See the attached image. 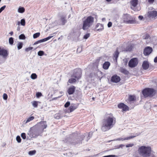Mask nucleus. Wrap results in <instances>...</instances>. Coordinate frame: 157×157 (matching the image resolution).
I'll return each mask as SVG.
<instances>
[{
    "label": "nucleus",
    "mask_w": 157,
    "mask_h": 157,
    "mask_svg": "<svg viewBox=\"0 0 157 157\" xmlns=\"http://www.w3.org/2000/svg\"><path fill=\"white\" fill-rule=\"evenodd\" d=\"M116 122V118L112 114H106L105 118L102 120L101 129L103 132L109 130L112 128Z\"/></svg>",
    "instance_id": "nucleus-1"
},
{
    "label": "nucleus",
    "mask_w": 157,
    "mask_h": 157,
    "mask_svg": "<svg viewBox=\"0 0 157 157\" xmlns=\"http://www.w3.org/2000/svg\"><path fill=\"white\" fill-rule=\"evenodd\" d=\"M85 137L84 135L80 136L76 133H74L71 135L69 137L63 140L65 143L69 142L73 144H76L80 143Z\"/></svg>",
    "instance_id": "nucleus-2"
},
{
    "label": "nucleus",
    "mask_w": 157,
    "mask_h": 157,
    "mask_svg": "<svg viewBox=\"0 0 157 157\" xmlns=\"http://www.w3.org/2000/svg\"><path fill=\"white\" fill-rule=\"evenodd\" d=\"M94 18L91 16L84 17L82 19V29L83 30L88 29L93 25Z\"/></svg>",
    "instance_id": "nucleus-3"
},
{
    "label": "nucleus",
    "mask_w": 157,
    "mask_h": 157,
    "mask_svg": "<svg viewBox=\"0 0 157 157\" xmlns=\"http://www.w3.org/2000/svg\"><path fill=\"white\" fill-rule=\"evenodd\" d=\"M139 154L144 157H149L151 155V149L150 146H141L138 149Z\"/></svg>",
    "instance_id": "nucleus-4"
},
{
    "label": "nucleus",
    "mask_w": 157,
    "mask_h": 157,
    "mask_svg": "<svg viewBox=\"0 0 157 157\" xmlns=\"http://www.w3.org/2000/svg\"><path fill=\"white\" fill-rule=\"evenodd\" d=\"M42 133L41 131L37 127V126L35 125L33 127L30 128V130L28 132V135L31 138H36Z\"/></svg>",
    "instance_id": "nucleus-5"
},
{
    "label": "nucleus",
    "mask_w": 157,
    "mask_h": 157,
    "mask_svg": "<svg viewBox=\"0 0 157 157\" xmlns=\"http://www.w3.org/2000/svg\"><path fill=\"white\" fill-rule=\"evenodd\" d=\"M122 20L124 23L127 24H133L136 23L135 18H132L131 16L127 13L123 14Z\"/></svg>",
    "instance_id": "nucleus-6"
},
{
    "label": "nucleus",
    "mask_w": 157,
    "mask_h": 157,
    "mask_svg": "<svg viewBox=\"0 0 157 157\" xmlns=\"http://www.w3.org/2000/svg\"><path fill=\"white\" fill-rule=\"evenodd\" d=\"M142 93L145 97H151L155 94L156 91L153 88H146L142 90Z\"/></svg>",
    "instance_id": "nucleus-7"
},
{
    "label": "nucleus",
    "mask_w": 157,
    "mask_h": 157,
    "mask_svg": "<svg viewBox=\"0 0 157 157\" xmlns=\"http://www.w3.org/2000/svg\"><path fill=\"white\" fill-rule=\"evenodd\" d=\"M82 74V71L80 68H77L74 70V73L72 77L75 78L77 79L80 78Z\"/></svg>",
    "instance_id": "nucleus-8"
},
{
    "label": "nucleus",
    "mask_w": 157,
    "mask_h": 157,
    "mask_svg": "<svg viewBox=\"0 0 157 157\" xmlns=\"http://www.w3.org/2000/svg\"><path fill=\"white\" fill-rule=\"evenodd\" d=\"M138 59L136 58H132L128 62V66L129 67L133 68L136 66L138 63Z\"/></svg>",
    "instance_id": "nucleus-9"
},
{
    "label": "nucleus",
    "mask_w": 157,
    "mask_h": 157,
    "mask_svg": "<svg viewBox=\"0 0 157 157\" xmlns=\"http://www.w3.org/2000/svg\"><path fill=\"white\" fill-rule=\"evenodd\" d=\"M36 125L37 126V127L42 133L43 132L44 129L46 128L47 126L46 122L45 121H41Z\"/></svg>",
    "instance_id": "nucleus-10"
},
{
    "label": "nucleus",
    "mask_w": 157,
    "mask_h": 157,
    "mask_svg": "<svg viewBox=\"0 0 157 157\" xmlns=\"http://www.w3.org/2000/svg\"><path fill=\"white\" fill-rule=\"evenodd\" d=\"M130 8L134 11H137L139 10L136 8V6L138 4V0H132L130 2Z\"/></svg>",
    "instance_id": "nucleus-11"
},
{
    "label": "nucleus",
    "mask_w": 157,
    "mask_h": 157,
    "mask_svg": "<svg viewBox=\"0 0 157 157\" xmlns=\"http://www.w3.org/2000/svg\"><path fill=\"white\" fill-rule=\"evenodd\" d=\"M118 107L119 108L122 109L123 112L129 110V107L124 103H119L118 105Z\"/></svg>",
    "instance_id": "nucleus-12"
},
{
    "label": "nucleus",
    "mask_w": 157,
    "mask_h": 157,
    "mask_svg": "<svg viewBox=\"0 0 157 157\" xmlns=\"http://www.w3.org/2000/svg\"><path fill=\"white\" fill-rule=\"evenodd\" d=\"M9 55V52L4 48L0 49V56H2L4 58H6Z\"/></svg>",
    "instance_id": "nucleus-13"
},
{
    "label": "nucleus",
    "mask_w": 157,
    "mask_h": 157,
    "mask_svg": "<svg viewBox=\"0 0 157 157\" xmlns=\"http://www.w3.org/2000/svg\"><path fill=\"white\" fill-rule=\"evenodd\" d=\"M153 51L152 48L150 47H147L144 49V54L145 56H148L150 55Z\"/></svg>",
    "instance_id": "nucleus-14"
},
{
    "label": "nucleus",
    "mask_w": 157,
    "mask_h": 157,
    "mask_svg": "<svg viewBox=\"0 0 157 157\" xmlns=\"http://www.w3.org/2000/svg\"><path fill=\"white\" fill-rule=\"evenodd\" d=\"M104 29L103 25L99 23H97L95 25L94 30L96 31L101 32Z\"/></svg>",
    "instance_id": "nucleus-15"
},
{
    "label": "nucleus",
    "mask_w": 157,
    "mask_h": 157,
    "mask_svg": "<svg viewBox=\"0 0 157 157\" xmlns=\"http://www.w3.org/2000/svg\"><path fill=\"white\" fill-rule=\"evenodd\" d=\"M120 80V77L117 75H114L111 77V81L113 82L117 83L119 82Z\"/></svg>",
    "instance_id": "nucleus-16"
},
{
    "label": "nucleus",
    "mask_w": 157,
    "mask_h": 157,
    "mask_svg": "<svg viewBox=\"0 0 157 157\" xmlns=\"http://www.w3.org/2000/svg\"><path fill=\"white\" fill-rule=\"evenodd\" d=\"M134 46V45L133 44L130 43L128 44L124 51L126 52L131 51L133 48Z\"/></svg>",
    "instance_id": "nucleus-17"
},
{
    "label": "nucleus",
    "mask_w": 157,
    "mask_h": 157,
    "mask_svg": "<svg viewBox=\"0 0 157 157\" xmlns=\"http://www.w3.org/2000/svg\"><path fill=\"white\" fill-rule=\"evenodd\" d=\"M139 135V134H136V135L135 136H129L126 138H118L116 140H113V141H115V140H122V141H124V140H127L129 139H131L135 137H136V136H138Z\"/></svg>",
    "instance_id": "nucleus-18"
},
{
    "label": "nucleus",
    "mask_w": 157,
    "mask_h": 157,
    "mask_svg": "<svg viewBox=\"0 0 157 157\" xmlns=\"http://www.w3.org/2000/svg\"><path fill=\"white\" fill-rule=\"evenodd\" d=\"M75 87L73 86H72L68 89L67 92L69 95L73 94L75 92Z\"/></svg>",
    "instance_id": "nucleus-19"
},
{
    "label": "nucleus",
    "mask_w": 157,
    "mask_h": 157,
    "mask_svg": "<svg viewBox=\"0 0 157 157\" xmlns=\"http://www.w3.org/2000/svg\"><path fill=\"white\" fill-rule=\"evenodd\" d=\"M52 36H49L46 38L39 40L38 41H37L35 42L33 44L36 45V44H37L39 43L46 41L49 40L51 38H52Z\"/></svg>",
    "instance_id": "nucleus-20"
},
{
    "label": "nucleus",
    "mask_w": 157,
    "mask_h": 157,
    "mask_svg": "<svg viewBox=\"0 0 157 157\" xmlns=\"http://www.w3.org/2000/svg\"><path fill=\"white\" fill-rule=\"evenodd\" d=\"M136 99H127L126 100L128 104H129L131 105L132 106L133 108L135 106V104L134 102L136 101Z\"/></svg>",
    "instance_id": "nucleus-21"
},
{
    "label": "nucleus",
    "mask_w": 157,
    "mask_h": 157,
    "mask_svg": "<svg viewBox=\"0 0 157 157\" xmlns=\"http://www.w3.org/2000/svg\"><path fill=\"white\" fill-rule=\"evenodd\" d=\"M78 107V105L76 104H71L69 107L70 112L71 113L76 109Z\"/></svg>",
    "instance_id": "nucleus-22"
},
{
    "label": "nucleus",
    "mask_w": 157,
    "mask_h": 157,
    "mask_svg": "<svg viewBox=\"0 0 157 157\" xmlns=\"http://www.w3.org/2000/svg\"><path fill=\"white\" fill-rule=\"evenodd\" d=\"M142 66L144 70H147L149 67V65L148 61H144L142 63Z\"/></svg>",
    "instance_id": "nucleus-23"
},
{
    "label": "nucleus",
    "mask_w": 157,
    "mask_h": 157,
    "mask_svg": "<svg viewBox=\"0 0 157 157\" xmlns=\"http://www.w3.org/2000/svg\"><path fill=\"white\" fill-rule=\"evenodd\" d=\"M110 65V63L108 61H106L103 63L102 66V67L105 70H107L109 68Z\"/></svg>",
    "instance_id": "nucleus-24"
},
{
    "label": "nucleus",
    "mask_w": 157,
    "mask_h": 157,
    "mask_svg": "<svg viewBox=\"0 0 157 157\" xmlns=\"http://www.w3.org/2000/svg\"><path fill=\"white\" fill-rule=\"evenodd\" d=\"M148 15L150 17H155L157 15V12L152 11L148 13Z\"/></svg>",
    "instance_id": "nucleus-25"
},
{
    "label": "nucleus",
    "mask_w": 157,
    "mask_h": 157,
    "mask_svg": "<svg viewBox=\"0 0 157 157\" xmlns=\"http://www.w3.org/2000/svg\"><path fill=\"white\" fill-rule=\"evenodd\" d=\"M119 54V53L118 51V49H117L116 50V51H115V52L113 55L114 59L115 60H117V59L118 57Z\"/></svg>",
    "instance_id": "nucleus-26"
},
{
    "label": "nucleus",
    "mask_w": 157,
    "mask_h": 157,
    "mask_svg": "<svg viewBox=\"0 0 157 157\" xmlns=\"http://www.w3.org/2000/svg\"><path fill=\"white\" fill-rule=\"evenodd\" d=\"M120 71L121 72L126 75H128L129 73L128 71L126 69L122 68H121Z\"/></svg>",
    "instance_id": "nucleus-27"
},
{
    "label": "nucleus",
    "mask_w": 157,
    "mask_h": 157,
    "mask_svg": "<svg viewBox=\"0 0 157 157\" xmlns=\"http://www.w3.org/2000/svg\"><path fill=\"white\" fill-rule=\"evenodd\" d=\"M38 103H40L39 101H34L31 102L33 106L35 108L37 107Z\"/></svg>",
    "instance_id": "nucleus-28"
},
{
    "label": "nucleus",
    "mask_w": 157,
    "mask_h": 157,
    "mask_svg": "<svg viewBox=\"0 0 157 157\" xmlns=\"http://www.w3.org/2000/svg\"><path fill=\"white\" fill-rule=\"evenodd\" d=\"M18 11L19 13H22L25 12V9L23 7H20L18 8Z\"/></svg>",
    "instance_id": "nucleus-29"
},
{
    "label": "nucleus",
    "mask_w": 157,
    "mask_h": 157,
    "mask_svg": "<svg viewBox=\"0 0 157 157\" xmlns=\"http://www.w3.org/2000/svg\"><path fill=\"white\" fill-rule=\"evenodd\" d=\"M76 79L75 78H71L69 79L68 81V82L70 83H72L76 82Z\"/></svg>",
    "instance_id": "nucleus-30"
},
{
    "label": "nucleus",
    "mask_w": 157,
    "mask_h": 157,
    "mask_svg": "<svg viewBox=\"0 0 157 157\" xmlns=\"http://www.w3.org/2000/svg\"><path fill=\"white\" fill-rule=\"evenodd\" d=\"M62 24L63 25H64L67 22V21L65 19L64 17H62L61 19Z\"/></svg>",
    "instance_id": "nucleus-31"
},
{
    "label": "nucleus",
    "mask_w": 157,
    "mask_h": 157,
    "mask_svg": "<svg viewBox=\"0 0 157 157\" xmlns=\"http://www.w3.org/2000/svg\"><path fill=\"white\" fill-rule=\"evenodd\" d=\"M54 117L57 119H59L61 117L60 114L59 113H58L55 114L54 115Z\"/></svg>",
    "instance_id": "nucleus-32"
},
{
    "label": "nucleus",
    "mask_w": 157,
    "mask_h": 157,
    "mask_svg": "<svg viewBox=\"0 0 157 157\" xmlns=\"http://www.w3.org/2000/svg\"><path fill=\"white\" fill-rule=\"evenodd\" d=\"M23 44L22 42H19L17 45V47L18 49H20L22 48Z\"/></svg>",
    "instance_id": "nucleus-33"
},
{
    "label": "nucleus",
    "mask_w": 157,
    "mask_h": 157,
    "mask_svg": "<svg viewBox=\"0 0 157 157\" xmlns=\"http://www.w3.org/2000/svg\"><path fill=\"white\" fill-rule=\"evenodd\" d=\"M37 76L35 73H33L31 76V78L33 79H35L37 78Z\"/></svg>",
    "instance_id": "nucleus-34"
},
{
    "label": "nucleus",
    "mask_w": 157,
    "mask_h": 157,
    "mask_svg": "<svg viewBox=\"0 0 157 157\" xmlns=\"http://www.w3.org/2000/svg\"><path fill=\"white\" fill-rule=\"evenodd\" d=\"M40 35V33H37L34 34L33 35V38L34 39L38 37Z\"/></svg>",
    "instance_id": "nucleus-35"
},
{
    "label": "nucleus",
    "mask_w": 157,
    "mask_h": 157,
    "mask_svg": "<svg viewBox=\"0 0 157 157\" xmlns=\"http://www.w3.org/2000/svg\"><path fill=\"white\" fill-rule=\"evenodd\" d=\"M34 117L33 116H31V117H29V118H28V119L26 120V123H28V122H29L30 121H31L33 120V119H34Z\"/></svg>",
    "instance_id": "nucleus-36"
},
{
    "label": "nucleus",
    "mask_w": 157,
    "mask_h": 157,
    "mask_svg": "<svg viewBox=\"0 0 157 157\" xmlns=\"http://www.w3.org/2000/svg\"><path fill=\"white\" fill-rule=\"evenodd\" d=\"M90 33H87L84 36L83 38L84 39H86L90 37Z\"/></svg>",
    "instance_id": "nucleus-37"
},
{
    "label": "nucleus",
    "mask_w": 157,
    "mask_h": 157,
    "mask_svg": "<svg viewBox=\"0 0 157 157\" xmlns=\"http://www.w3.org/2000/svg\"><path fill=\"white\" fill-rule=\"evenodd\" d=\"M36 151L35 150L30 151L29 152V154L30 155H33L36 153Z\"/></svg>",
    "instance_id": "nucleus-38"
},
{
    "label": "nucleus",
    "mask_w": 157,
    "mask_h": 157,
    "mask_svg": "<svg viewBox=\"0 0 157 157\" xmlns=\"http://www.w3.org/2000/svg\"><path fill=\"white\" fill-rule=\"evenodd\" d=\"M9 43L11 45H12L13 43V37H10L9 39Z\"/></svg>",
    "instance_id": "nucleus-39"
},
{
    "label": "nucleus",
    "mask_w": 157,
    "mask_h": 157,
    "mask_svg": "<svg viewBox=\"0 0 157 157\" xmlns=\"http://www.w3.org/2000/svg\"><path fill=\"white\" fill-rule=\"evenodd\" d=\"M16 139L18 143H20L21 142V139L19 136H17Z\"/></svg>",
    "instance_id": "nucleus-40"
},
{
    "label": "nucleus",
    "mask_w": 157,
    "mask_h": 157,
    "mask_svg": "<svg viewBox=\"0 0 157 157\" xmlns=\"http://www.w3.org/2000/svg\"><path fill=\"white\" fill-rule=\"evenodd\" d=\"M19 38L20 39L24 40L25 38V37L24 34H21L19 36Z\"/></svg>",
    "instance_id": "nucleus-41"
},
{
    "label": "nucleus",
    "mask_w": 157,
    "mask_h": 157,
    "mask_svg": "<svg viewBox=\"0 0 157 157\" xmlns=\"http://www.w3.org/2000/svg\"><path fill=\"white\" fill-rule=\"evenodd\" d=\"M150 36L149 34H146L144 35L143 36V38L144 39H148Z\"/></svg>",
    "instance_id": "nucleus-42"
},
{
    "label": "nucleus",
    "mask_w": 157,
    "mask_h": 157,
    "mask_svg": "<svg viewBox=\"0 0 157 157\" xmlns=\"http://www.w3.org/2000/svg\"><path fill=\"white\" fill-rule=\"evenodd\" d=\"M21 136L24 140H25L26 138V134L25 133H22L21 134Z\"/></svg>",
    "instance_id": "nucleus-43"
},
{
    "label": "nucleus",
    "mask_w": 157,
    "mask_h": 157,
    "mask_svg": "<svg viewBox=\"0 0 157 157\" xmlns=\"http://www.w3.org/2000/svg\"><path fill=\"white\" fill-rule=\"evenodd\" d=\"M33 49V47H29L28 48H26L25 49V50L26 52H28L29 51L32 50Z\"/></svg>",
    "instance_id": "nucleus-44"
},
{
    "label": "nucleus",
    "mask_w": 157,
    "mask_h": 157,
    "mask_svg": "<svg viewBox=\"0 0 157 157\" xmlns=\"http://www.w3.org/2000/svg\"><path fill=\"white\" fill-rule=\"evenodd\" d=\"M92 135V133L90 132L89 133L88 137H87V141H88V140L90 139Z\"/></svg>",
    "instance_id": "nucleus-45"
},
{
    "label": "nucleus",
    "mask_w": 157,
    "mask_h": 157,
    "mask_svg": "<svg viewBox=\"0 0 157 157\" xmlns=\"http://www.w3.org/2000/svg\"><path fill=\"white\" fill-rule=\"evenodd\" d=\"M21 24L22 25L25 26V21L24 19H22L21 21Z\"/></svg>",
    "instance_id": "nucleus-46"
},
{
    "label": "nucleus",
    "mask_w": 157,
    "mask_h": 157,
    "mask_svg": "<svg viewBox=\"0 0 157 157\" xmlns=\"http://www.w3.org/2000/svg\"><path fill=\"white\" fill-rule=\"evenodd\" d=\"M42 95V94L40 92H38L36 93V97H37V98H39V97H40Z\"/></svg>",
    "instance_id": "nucleus-47"
},
{
    "label": "nucleus",
    "mask_w": 157,
    "mask_h": 157,
    "mask_svg": "<svg viewBox=\"0 0 157 157\" xmlns=\"http://www.w3.org/2000/svg\"><path fill=\"white\" fill-rule=\"evenodd\" d=\"M38 54L39 56H42L44 54V52L42 51H40L38 52Z\"/></svg>",
    "instance_id": "nucleus-48"
},
{
    "label": "nucleus",
    "mask_w": 157,
    "mask_h": 157,
    "mask_svg": "<svg viewBox=\"0 0 157 157\" xmlns=\"http://www.w3.org/2000/svg\"><path fill=\"white\" fill-rule=\"evenodd\" d=\"M70 105V103L69 101H67L64 105V107L65 108L68 107Z\"/></svg>",
    "instance_id": "nucleus-49"
},
{
    "label": "nucleus",
    "mask_w": 157,
    "mask_h": 157,
    "mask_svg": "<svg viewBox=\"0 0 157 157\" xmlns=\"http://www.w3.org/2000/svg\"><path fill=\"white\" fill-rule=\"evenodd\" d=\"M6 6H2V7H1L0 8V13L3 10H4V9H5V8H6Z\"/></svg>",
    "instance_id": "nucleus-50"
},
{
    "label": "nucleus",
    "mask_w": 157,
    "mask_h": 157,
    "mask_svg": "<svg viewBox=\"0 0 157 157\" xmlns=\"http://www.w3.org/2000/svg\"><path fill=\"white\" fill-rule=\"evenodd\" d=\"M133 145H134V144H127L126 145V147H132Z\"/></svg>",
    "instance_id": "nucleus-51"
},
{
    "label": "nucleus",
    "mask_w": 157,
    "mask_h": 157,
    "mask_svg": "<svg viewBox=\"0 0 157 157\" xmlns=\"http://www.w3.org/2000/svg\"><path fill=\"white\" fill-rule=\"evenodd\" d=\"M112 23L111 22L109 21L108 24V27H110L112 26Z\"/></svg>",
    "instance_id": "nucleus-52"
},
{
    "label": "nucleus",
    "mask_w": 157,
    "mask_h": 157,
    "mask_svg": "<svg viewBox=\"0 0 157 157\" xmlns=\"http://www.w3.org/2000/svg\"><path fill=\"white\" fill-rule=\"evenodd\" d=\"M3 98H7L8 96L6 94L4 93L3 94Z\"/></svg>",
    "instance_id": "nucleus-53"
},
{
    "label": "nucleus",
    "mask_w": 157,
    "mask_h": 157,
    "mask_svg": "<svg viewBox=\"0 0 157 157\" xmlns=\"http://www.w3.org/2000/svg\"><path fill=\"white\" fill-rule=\"evenodd\" d=\"M135 97H136L135 95H130L129 98H135Z\"/></svg>",
    "instance_id": "nucleus-54"
},
{
    "label": "nucleus",
    "mask_w": 157,
    "mask_h": 157,
    "mask_svg": "<svg viewBox=\"0 0 157 157\" xmlns=\"http://www.w3.org/2000/svg\"><path fill=\"white\" fill-rule=\"evenodd\" d=\"M148 2L150 3H152L154 2V0H147Z\"/></svg>",
    "instance_id": "nucleus-55"
},
{
    "label": "nucleus",
    "mask_w": 157,
    "mask_h": 157,
    "mask_svg": "<svg viewBox=\"0 0 157 157\" xmlns=\"http://www.w3.org/2000/svg\"><path fill=\"white\" fill-rule=\"evenodd\" d=\"M124 145L122 144H121L119 146H117V148H120V147H123L124 146Z\"/></svg>",
    "instance_id": "nucleus-56"
},
{
    "label": "nucleus",
    "mask_w": 157,
    "mask_h": 157,
    "mask_svg": "<svg viewBox=\"0 0 157 157\" xmlns=\"http://www.w3.org/2000/svg\"><path fill=\"white\" fill-rule=\"evenodd\" d=\"M139 19L141 20L143 18V17L142 16H139L138 17Z\"/></svg>",
    "instance_id": "nucleus-57"
},
{
    "label": "nucleus",
    "mask_w": 157,
    "mask_h": 157,
    "mask_svg": "<svg viewBox=\"0 0 157 157\" xmlns=\"http://www.w3.org/2000/svg\"><path fill=\"white\" fill-rule=\"evenodd\" d=\"M154 62L155 63H157V56L154 59Z\"/></svg>",
    "instance_id": "nucleus-58"
},
{
    "label": "nucleus",
    "mask_w": 157,
    "mask_h": 157,
    "mask_svg": "<svg viewBox=\"0 0 157 157\" xmlns=\"http://www.w3.org/2000/svg\"><path fill=\"white\" fill-rule=\"evenodd\" d=\"M13 32L12 31L9 34H10L11 36L13 34Z\"/></svg>",
    "instance_id": "nucleus-59"
},
{
    "label": "nucleus",
    "mask_w": 157,
    "mask_h": 157,
    "mask_svg": "<svg viewBox=\"0 0 157 157\" xmlns=\"http://www.w3.org/2000/svg\"><path fill=\"white\" fill-rule=\"evenodd\" d=\"M125 65H126L127 63V60H126L125 61Z\"/></svg>",
    "instance_id": "nucleus-60"
},
{
    "label": "nucleus",
    "mask_w": 157,
    "mask_h": 157,
    "mask_svg": "<svg viewBox=\"0 0 157 157\" xmlns=\"http://www.w3.org/2000/svg\"><path fill=\"white\" fill-rule=\"evenodd\" d=\"M112 0H106V1L108 2H109L111 1Z\"/></svg>",
    "instance_id": "nucleus-61"
},
{
    "label": "nucleus",
    "mask_w": 157,
    "mask_h": 157,
    "mask_svg": "<svg viewBox=\"0 0 157 157\" xmlns=\"http://www.w3.org/2000/svg\"><path fill=\"white\" fill-rule=\"evenodd\" d=\"M152 157H156L155 155L152 156Z\"/></svg>",
    "instance_id": "nucleus-62"
},
{
    "label": "nucleus",
    "mask_w": 157,
    "mask_h": 157,
    "mask_svg": "<svg viewBox=\"0 0 157 157\" xmlns=\"http://www.w3.org/2000/svg\"><path fill=\"white\" fill-rule=\"evenodd\" d=\"M20 24V22H18V24L19 25Z\"/></svg>",
    "instance_id": "nucleus-63"
},
{
    "label": "nucleus",
    "mask_w": 157,
    "mask_h": 157,
    "mask_svg": "<svg viewBox=\"0 0 157 157\" xmlns=\"http://www.w3.org/2000/svg\"><path fill=\"white\" fill-rule=\"evenodd\" d=\"M5 100H7V99H6V98H5V99H4Z\"/></svg>",
    "instance_id": "nucleus-64"
}]
</instances>
